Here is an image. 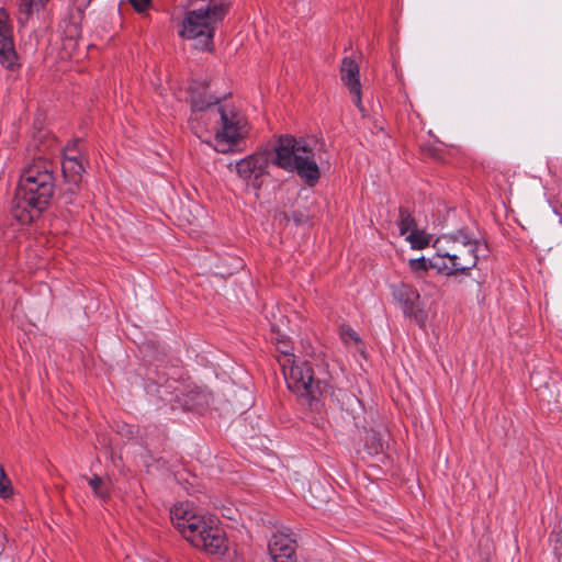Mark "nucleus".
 <instances>
[{"label": "nucleus", "mask_w": 562, "mask_h": 562, "mask_svg": "<svg viewBox=\"0 0 562 562\" xmlns=\"http://www.w3.org/2000/svg\"><path fill=\"white\" fill-rule=\"evenodd\" d=\"M192 115L190 125L200 135V121L215 120L217 128L214 135V149L228 153L239 146L248 134V122L245 115L232 105H217V99L206 91L191 93Z\"/></svg>", "instance_id": "f257e3e1"}, {"label": "nucleus", "mask_w": 562, "mask_h": 562, "mask_svg": "<svg viewBox=\"0 0 562 562\" xmlns=\"http://www.w3.org/2000/svg\"><path fill=\"white\" fill-rule=\"evenodd\" d=\"M53 172V164L42 157L24 169L11 210L21 224L33 222L47 207L55 187Z\"/></svg>", "instance_id": "f03ea898"}, {"label": "nucleus", "mask_w": 562, "mask_h": 562, "mask_svg": "<svg viewBox=\"0 0 562 562\" xmlns=\"http://www.w3.org/2000/svg\"><path fill=\"white\" fill-rule=\"evenodd\" d=\"M482 243L468 231L438 237L434 244V269L446 277L470 276L476 267Z\"/></svg>", "instance_id": "7ed1b4c3"}, {"label": "nucleus", "mask_w": 562, "mask_h": 562, "mask_svg": "<svg viewBox=\"0 0 562 562\" xmlns=\"http://www.w3.org/2000/svg\"><path fill=\"white\" fill-rule=\"evenodd\" d=\"M175 528L194 548L210 554H224L227 539L217 521L211 517L195 514L189 504H177L170 509Z\"/></svg>", "instance_id": "20e7f679"}, {"label": "nucleus", "mask_w": 562, "mask_h": 562, "mask_svg": "<svg viewBox=\"0 0 562 562\" xmlns=\"http://www.w3.org/2000/svg\"><path fill=\"white\" fill-rule=\"evenodd\" d=\"M273 162L288 171L297 175L311 187L315 186L321 177L313 148L304 139L293 136H281L274 148Z\"/></svg>", "instance_id": "39448f33"}, {"label": "nucleus", "mask_w": 562, "mask_h": 562, "mask_svg": "<svg viewBox=\"0 0 562 562\" xmlns=\"http://www.w3.org/2000/svg\"><path fill=\"white\" fill-rule=\"evenodd\" d=\"M227 10L228 4L220 2L209 4L206 9L188 11L182 21L181 37L193 41L196 49L212 50L215 29L225 18Z\"/></svg>", "instance_id": "423d86ee"}, {"label": "nucleus", "mask_w": 562, "mask_h": 562, "mask_svg": "<svg viewBox=\"0 0 562 562\" xmlns=\"http://www.w3.org/2000/svg\"><path fill=\"white\" fill-rule=\"evenodd\" d=\"M278 359L284 374L288 387L300 396L316 400L323 395L322 381H315L308 362L297 361L288 350H281Z\"/></svg>", "instance_id": "0eeeda50"}, {"label": "nucleus", "mask_w": 562, "mask_h": 562, "mask_svg": "<svg viewBox=\"0 0 562 562\" xmlns=\"http://www.w3.org/2000/svg\"><path fill=\"white\" fill-rule=\"evenodd\" d=\"M268 167L269 159L266 155L254 154L238 160L234 166V170L247 187L259 190Z\"/></svg>", "instance_id": "6e6552de"}, {"label": "nucleus", "mask_w": 562, "mask_h": 562, "mask_svg": "<svg viewBox=\"0 0 562 562\" xmlns=\"http://www.w3.org/2000/svg\"><path fill=\"white\" fill-rule=\"evenodd\" d=\"M296 548L294 532L288 527L279 528L271 537L268 550L272 562H294Z\"/></svg>", "instance_id": "1a4fd4ad"}, {"label": "nucleus", "mask_w": 562, "mask_h": 562, "mask_svg": "<svg viewBox=\"0 0 562 562\" xmlns=\"http://www.w3.org/2000/svg\"><path fill=\"white\" fill-rule=\"evenodd\" d=\"M16 60L10 15L5 9L0 8V64L4 68L13 70L18 65Z\"/></svg>", "instance_id": "9d476101"}, {"label": "nucleus", "mask_w": 562, "mask_h": 562, "mask_svg": "<svg viewBox=\"0 0 562 562\" xmlns=\"http://www.w3.org/2000/svg\"><path fill=\"white\" fill-rule=\"evenodd\" d=\"M392 295L400 304L403 313L417 318L420 311V295L416 289L405 282H397L391 285Z\"/></svg>", "instance_id": "9b49d317"}, {"label": "nucleus", "mask_w": 562, "mask_h": 562, "mask_svg": "<svg viewBox=\"0 0 562 562\" xmlns=\"http://www.w3.org/2000/svg\"><path fill=\"white\" fill-rule=\"evenodd\" d=\"M340 78L344 85L348 88L352 95V101L360 112H363V105L361 101V85L359 80V66L358 64L346 57L342 59L340 67Z\"/></svg>", "instance_id": "f8f14e48"}, {"label": "nucleus", "mask_w": 562, "mask_h": 562, "mask_svg": "<svg viewBox=\"0 0 562 562\" xmlns=\"http://www.w3.org/2000/svg\"><path fill=\"white\" fill-rule=\"evenodd\" d=\"M77 145L78 140L65 148L64 160L61 164L64 177L68 182L75 186L80 182L82 172L85 171L82 160L76 149Z\"/></svg>", "instance_id": "ddd939ff"}, {"label": "nucleus", "mask_w": 562, "mask_h": 562, "mask_svg": "<svg viewBox=\"0 0 562 562\" xmlns=\"http://www.w3.org/2000/svg\"><path fill=\"white\" fill-rule=\"evenodd\" d=\"M49 0H18V22L21 25L27 23L30 18L42 10Z\"/></svg>", "instance_id": "4468645a"}, {"label": "nucleus", "mask_w": 562, "mask_h": 562, "mask_svg": "<svg viewBox=\"0 0 562 562\" xmlns=\"http://www.w3.org/2000/svg\"><path fill=\"white\" fill-rule=\"evenodd\" d=\"M323 395H329L335 400L341 407L352 400H355L346 390L335 389L327 382H322Z\"/></svg>", "instance_id": "2eb2a0df"}, {"label": "nucleus", "mask_w": 562, "mask_h": 562, "mask_svg": "<svg viewBox=\"0 0 562 562\" xmlns=\"http://www.w3.org/2000/svg\"><path fill=\"white\" fill-rule=\"evenodd\" d=\"M434 261H436V255L429 259L425 257L409 259L408 267L416 277L423 278L429 269H434Z\"/></svg>", "instance_id": "dca6fc26"}, {"label": "nucleus", "mask_w": 562, "mask_h": 562, "mask_svg": "<svg viewBox=\"0 0 562 562\" xmlns=\"http://www.w3.org/2000/svg\"><path fill=\"white\" fill-rule=\"evenodd\" d=\"M406 240L411 244L412 248L424 249L429 245L430 236L424 231L415 228L406 236Z\"/></svg>", "instance_id": "f3484780"}, {"label": "nucleus", "mask_w": 562, "mask_h": 562, "mask_svg": "<svg viewBox=\"0 0 562 562\" xmlns=\"http://www.w3.org/2000/svg\"><path fill=\"white\" fill-rule=\"evenodd\" d=\"M416 228V223L411 213L405 209H400L398 231L401 236H407Z\"/></svg>", "instance_id": "a211bd4d"}, {"label": "nucleus", "mask_w": 562, "mask_h": 562, "mask_svg": "<svg viewBox=\"0 0 562 562\" xmlns=\"http://www.w3.org/2000/svg\"><path fill=\"white\" fill-rule=\"evenodd\" d=\"M13 488L10 479L7 476L4 469L0 464V497L8 498L12 495Z\"/></svg>", "instance_id": "6ab92c4d"}, {"label": "nucleus", "mask_w": 562, "mask_h": 562, "mask_svg": "<svg viewBox=\"0 0 562 562\" xmlns=\"http://www.w3.org/2000/svg\"><path fill=\"white\" fill-rule=\"evenodd\" d=\"M89 485L93 490L94 494L101 498H105L108 496V490L102 481V479L98 475H94L89 480Z\"/></svg>", "instance_id": "aec40b11"}, {"label": "nucleus", "mask_w": 562, "mask_h": 562, "mask_svg": "<svg viewBox=\"0 0 562 562\" xmlns=\"http://www.w3.org/2000/svg\"><path fill=\"white\" fill-rule=\"evenodd\" d=\"M340 336L346 344H348L350 341H353V342L359 341V337H358L357 333L348 326H341Z\"/></svg>", "instance_id": "412c9836"}, {"label": "nucleus", "mask_w": 562, "mask_h": 562, "mask_svg": "<svg viewBox=\"0 0 562 562\" xmlns=\"http://www.w3.org/2000/svg\"><path fill=\"white\" fill-rule=\"evenodd\" d=\"M130 2L137 12H144L149 8L151 0H130Z\"/></svg>", "instance_id": "4be33fe9"}, {"label": "nucleus", "mask_w": 562, "mask_h": 562, "mask_svg": "<svg viewBox=\"0 0 562 562\" xmlns=\"http://www.w3.org/2000/svg\"><path fill=\"white\" fill-rule=\"evenodd\" d=\"M555 554L558 555L559 562H562V538L557 539L555 546H554Z\"/></svg>", "instance_id": "5701e85b"}, {"label": "nucleus", "mask_w": 562, "mask_h": 562, "mask_svg": "<svg viewBox=\"0 0 562 562\" xmlns=\"http://www.w3.org/2000/svg\"><path fill=\"white\" fill-rule=\"evenodd\" d=\"M293 220L296 222V223H302L304 222L305 220L303 218V216H299L296 214H293Z\"/></svg>", "instance_id": "b1692460"}]
</instances>
